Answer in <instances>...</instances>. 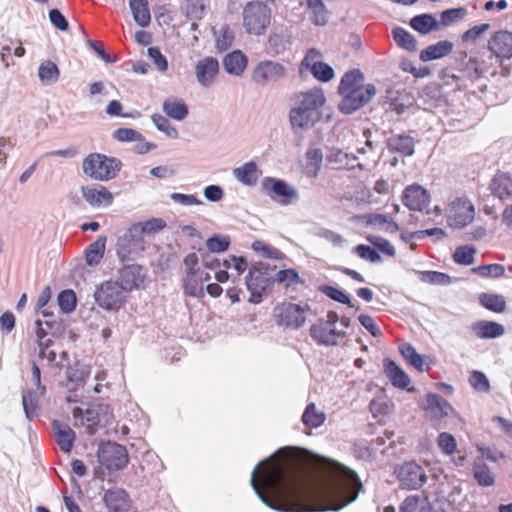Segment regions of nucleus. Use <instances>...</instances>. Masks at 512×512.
<instances>
[{"instance_id":"nucleus-18","label":"nucleus","mask_w":512,"mask_h":512,"mask_svg":"<svg viewBox=\"0 0 512 512\" xmlns=\"http://www.w3.org/2000/svg\"><path fill=\"white\" fill-rule=\"evenodd\" d=\"M431 196L429 192L419 184L407 186L401 196L404 206L411 211L423 212L430 204Z\"/></svg>"},{"instance_id":"nucleus-63","label":"nucleus","mask_w":512,"mask_h":512,"mask_svg":"<svg viewBox=\"0 0 512 512\" xmlns=\"http://www.w3.org/2000/svg\"><path fill=\"white\" fill-rule=\"evenodd\" d=\"M420 278L423 282L433 285H445L450 281L447 274L438 271H424Z\"/></svg>"},{"instance_id":"nucleus-47","label":"nucleus","mask_w":512,"mask_h":512,"mask_svg":"<svg viewBox=\"0 0 512 512\" xmlns=\"http://www.w3.org/2000/svg\"><path fill=\"white\" fill-rule=\"evenodd\" d=\"M320 170V149L310 147L306 152V164L304 165V173L308 177H316Z\"/></svg>"},{"instance_id":"nucleus-32","label":"nucleus","mask_w":512,"mask_h":512,"mask_svg":"<svg viewBox=\"0 0 512 512\" xmlns=\"http://www.w3.org/2000/svg\"><path fill=\"white\" fill-rule=\"evenodd\" d=\"M162 109L166 116L176 121L184 120L189 114L187 104L178 98H167L162 104Z\"/></svg>"},{"instance_id":"nucleus-14","label":"nucleus","mask_w":512,"mask_h":512,"mask_svg":"<svg viewBox=\"0 0 512 512\" xmlns=\"http://www.w3.org/2000/svg\"><path fill=\"white\" fill-rule=\"evenodd\" d=\"M274 317L277 324L287 328L297 329L305 322L304 309L294 303H281L274 308Z\"/></svg>"},{"instance_id":"nucleus-2","label":"nucleus","mask_w":512,"mask_h":512,"mask_svg":"<svg viewBox=\"0 0 512 512\" xmlns=\"http://www.w3.org/2000/svg\"><path fill=\"white\" fill-rule=\"evenodd\" d=\"M322 512L338 511L356 500L362 482L355 471L322 456Z\"/></svg>"},{"instance_id":"nucleus-57","label":"nucleus","mask_w":512,"mask_h":512,"mask_svg":"<svg viewBox=\"0 0 512 512\" xmlns=\"http://www.w3.org/2000/svg\"><path fill=\"white\" fill-rule=\"evenodd\" d=\"M393 404L385 397L373 399L369 408L374 417L385 416L391 412Z\"/></svg>"},{"instance_id":"nucleus-43","label":"nucleus","mask_w":512,"mask_h":512,"mask_svg":"<svg viewBox=\"0 0 512 512\" xmlns=\"http://www.w3.org/2000/svg\"><path fill=\"white\" fill-rule=\"evenodd\" d=\"M392 36L396 44L410 52L417 50V41L412 34L401 27L392 30Z\"/></svg>"},{"instance_id":"nucleus-33","label":"nucleus","mask_w":512,"mask_h":512,"mask_svg":"<svg viewBox=\"0 0 512 512\" xmlns=\"http://www.w3.org/2000/svg\"><path fill=\"white\" fill-rule=\"evenodd\" d=\"M385 373L392 385L397 388L406 389L411 382L406 372L394 361H388L385 364Z\"/></svg>"},{"instance_id":"nucleus-56","label":"nucleus","mask_w":512,"mask_h":512,"mask_svg":"<svg viewBox=\"0 0 512 512\" xmlns=\"http://www.w3.org/2000/svg\"><path fill=\"white\" fill-rule=\"evenodd\" d=\"M367 241L373 245L376 249L381 251L383 254L394 257L396 254L395 247L390 243L389 240L376 236V235H368L366 237Z\"/></svg>"},{"instance_id":"nucleus-45","label":"nucleus","mask_w":512,"mask_h":512,"mask_svg":"<svg viewBox=\"0 0 512 512\" xmlns=\"http://www.w3.org/2000/svg\"><path fill=\"white\" fill-rule=\"evenodd\" d=\"M133 231L143 237L144 234H151L161 231L166 227V222L161 218H151L149 220L138 222L132 225Z\"/></svg>"},{"instance_id":"nucleus-59","label":"nucleus","mask_w":512,"mask_h":512,"mask_svg":"<svg viewBox=\"0 0 512 512\" xmlns=\"http://www.w3.org/2000/svg\"><path fill=\"white\" fill-rule=\"evenodd\" d=\"M302 422L307 427L320 426V414L316 411L314 402L309 403L302 415Z\"/></svg>"},{"instance_id":"nucleus-25","label":"nucleus","mask_w":512,"mask_h":512,"mask_svg":"<svg viewBox=\"0 0 512 512\" xmlns=\"http://www.w3.org/2000/svg\"><path fill=\"white\" fill-rule=\"evenodd\" d=\"M498 63H500L499 60L490 52V54L471 57L467 67L472 69L477 77H482L487 73L494 74Z\"/></svg>"},{"instance_id":"nucleus-54","label":"nucleus","mask_w":512,"mask_h":512,"mask_svg":"<svg viewBox=\"0 0 512 512\" xmlns=\"http://www.w3.org/2000/svg\"><path fill=\"white\" fill-rule=\"evenodd\" d=\"M151 119L153 124L160 132L165 133L168 137L172 139L178 138V130L170 124L169 120L165 116L161 114H154L152 115Z\"/></svg>"},{"instance_id":"nucleus-53","label":"nucleus","mask_w":512,"mask_h":512,"mask_svg":"<svg viewBox=\"0 0 512 512\" xmlns=\"http://www.w3.org/2000/svg\"><path fill=\"white\" fill-rule=\"evenodd\" d=\"M437 445L445 455L451 456L457 452L456 439L452 434L448 432H442L438 435Z\"/></svg>"},{"instance_id":"nucleus-40","label":"nucleus","mask_w":512,"mask_h":512,"mask_svg":"<svg viewBox=\"0 0 512 512\" xmlns=\"http://www.w3.org/2000/svg\"><path fill=\"white\" fill-rule=\"evenodd\" d=\"M474 478L480 486L489 487L494 485L495 478L490 467L481 459L473 464Z\"/></svg>"},{"instance_id":"nucleus-35","label":"nucleus","mask_w":512,"mask_h":512,"mask_svg":"<svg viewBox=\"0 0 512 512\" xmlns=\"http://www.w3.org/2000/svg\"><path fill=\"white\" fill-rule=\"evenodd\" d=\"M399 352L402 357L419 372L429 370V365H425L424 358L416 351V349L407 342L399 345Z\"/></svg>"},{"instance_id":"nucleus-31","label":"nucleus","mask_w":512,"mask_h":512,"mask_svg":"<svg viewBox=\"0 0 512 512\" xmlns=\"http://www.w3.org/2000/svg\"><path fill=\"white\" fill-rule=\"evenodd\" d=\"M389 151L400 153L403 156H411L414 153V139L406 134H394L388 138Z\"/></svg>"},{"instance_id":"nucleus-23","label":"nucleus","mask_w":512,"mask_h":512,"mask_svg":"<svg viewBox=\"0 0 512 512\" xmlns=\"http://www.w3.org/2000/svg\"><path fill=\"white\" fill-rule=\"evenodd\" d=\"M144 277L145 275L143 273L142 267L137 264L124 265L119 270V283L128 293L133 289L138 288L139 285L143 282Z\"/></svg>"},{"instance_id":"nucleus-52","label":"nucleus","mask_w":512,"mask_h":512,"mask_svg":"<svg viewBox=\"0 0 512 512\" xmlns=\"http://www.w3.org/2000/svg\"><path fill=\"white\" fill-rule=\"evenodd\" d=\"M251 248L255 252H261L263 257L267 259H275V260H283L285 259V254L280 250L273 248L260 240H256L252 243Z\"/></svg>"},{"instance_id":"nucleus-8","label":"nucleus","mask_w":512,"mask_h":512,"mask_svg":"<svg viewBox=\"0 0 512 512\" xmlns=\"http://www.w3.org/2000/svg\"><path fill=\"white\" fill-rule=\"evenodd\" d=\"M127 293L119 281H106L97 287L94 298L101 308L113 311L121 308Z\"/></svg>"},{"instance_id":"nucleus-22","label":"nucleus","mask_w":512,"mask_h":512,"mask_svg":"<svg viewBox=\"0 0 512 512\" xmlns=\"http://www.w3.org/2000/svg\"><path fill=\"white\" fill-rule=\"evenodd\" d=\"M51 425L55 440L61 451L69 453L72 450L76 439L74 430L68 424L59 420H53Z\"/></svg>"},{"instance_id":"nucleus-26","label":"nucleus","mask_w":512,"mask_h":512,"mask_svg":"<svg viewBox=\"0 0 512 512\" xmlns=\"http://www.w3.org/2000/svg\"><path fill=\"white\" fill-rule=\"evenodd\" d=\"M309 73L320 81V51L316 48H310L299 65V76L302 79H306Z\"/></svg>"},{"instance_id":"nucleus-36","label":"nucleus","mask_w":512,"mask_h":512,"mask_svg":"<svg viewBox=\"0 0 512 512\" xmlns=\"http://www.w3.org/2000/svg\"><path fill=\"white\" fill-rule=\"evenodd\" d=\"M106 236H99L93 243H91L85 251V260L88 266H96L100 263L104 256L106 247Z\"/></svg>"},{"instance_id":"nucleus-7","label":"nucleus","mask_w":512,"mask_h":512,"mask_svg":"<svg viewBox=\"0 0 512 512\" xmlns=\"http://www.w3.org/2000/svg\"><path fill=\"white\" fill-rule=\"evenodd\" d=\"M475 215V206L466 196L454 198L445 209L447 225L455 229H462L470 225L474 221Z\"/></svg>"},{"instance_id":"nucleus-44","label":"nucleus","mask_w":512,"mask_h":512,"mask_svg":"<svg viewBox=\"0 0 512 512\" xmlns=\"http://www.w3.org/2000/svg\"><path fill=\"white\" fill-rule=\"evenodd\" d=\"M183 288L185 294L190 297L202 298L205 294L204 286L198 277V274L185 275L183 279Z\"/></svg>"},{"instance_id":"nucleus-3","label":"nucleus","mask_w":512,"mask_h":512,"mask_svg":"<svg viewBox=\"0 0 512 512\" xmlns=\"http://www.w3.org/2000/svg\"><path fill=\"white\" fill-rule=\"evenodd\" d=\"M364 75L359 69L348 71L342 77L338 91L342 96L340 110L351 114L366 105L376 93L374 85L363 83Z\"/></svg>"},{"instance_id":"nucleus-46","label":"nucleus","mask_w":512,"mask_h":512,"mask_svg":"<svg viewBox=\"0 0 512 512\" xmlns=\"http://www.w3.org/2000/svg\"><path fill=\"white\" fill-rule=\"evenodd\" d=\"M230 244L231 239L229 236L216 233L210 236L205 242L207 252L210 253H223L229 249Z\"/></svg>"},{"instance_id":"nucleus-58","label":"nucleus","mask_w":512,"mask_h":512,"mask_svg":"<svg viewBox=\"0 0 512 512\" xmlns=\"http://www.w3.org/2000/svg\"><path fill=\"white\" fill-rule=\"evenodd\" d=\"M113 137L120 142H136L143 140V135L132 128H118L113 132Z\"/></svg>"},{"instance_id":"nucleus-19","label":"nucleus","mask_w":512,"mask_h":512,"mask_svg":"<svg viewBox=\"0 0 512 512\" xmlns=\"http://www.w3.org/2000/svg\"><path fill=\"white\" fill-rule=\"evenodd\" d=\"M102 500L109 512H125L131 506L129 494L119 487L106 490Z\"/></svg>"},{"instance_id":"nucleus-61","label":"nucleus","mask_w":512,"mask_h":512,"mask_svg":"<svg viewBox=\"0 0 512 512\" xmlns=\"http://www.w3.org/2000/svg\"><path fill=\"white\" fill-rule=\"evenodd\" d=\"M147 54L159 71L165 72L168 70L167 58L165 55L162 54L159 47H149L147 50Z\"/></svg>"},{"instance_id":"nucleus-29","label":"nucleus","mask_w":512,"mask_h":512,"mask_svg":"<svg viewBox=\"0 0 512 512\" xmlns=\"http://www.w3.org/2000/svg\"><path fill=\"white\" fill-rule=\"evenodd\" d=\"M247 62V57L242 51L234 50L223 58V67L228 74L240 76L243 74Z\"/></svg>"},{"instance_id":"nucleus-6","label":"nucleus","mask_w":512,"mask_h":512,"mask_svg":"<svg viewBox=\"0 0 512 512\" xmlns=\"http://www.w3.org/2000/svg\"><path fill=\"white\" fill-rule=\"evenodd\" d=\"M242 16L248 34L262 35L270 25L271 9L261 1H250L244 6Z\"/></svg>"},{"instance_id":"nucleus-38","label":"nucleus","mask_w":512,"mask_h":512,"mask_svg":"<svg viewBox=\"0 0 512 512\" xmlns=\"http://www.w3.org/2000/svg\"><path fill=\"white\" fill-rule=\"evenodd\" d=\"M257 169L256 162L249 161L240 167L233 170L234 177L246 186H253L257 181Z\"/></svg>"},{"instance_id":"nucleus-1","label":"nucleus","mask_w":512,"mask_h":512,"mask_svg":"<svg viewBox=\"0 0 512 512\" xmlns=\"http://www.w3.org/2000/svg\"><path fill=\"white\" fill-rule=\"evenodd\" d=\"M250 485L275 511L319 512L320 456L304 448H280L254 467Z\"/></svg>"},{"instance_id":"nucleus-27","label":"nucleus","mask_w":512,"mask_h":512,"mask_svg":"<svg viewBox=\"0 0 512 512\" xmlns=\"http://www.w3.org/2000/svg\"><path fill=\"white\" fill-rule=\"evenodd\" d=\"M427 411L432 420H442L452 411V406L442 396L430 393L426 397Z\"/></svg>"},{"instance_id":"nucleus-4","label":"nucleus","mask_w":512,"mask_h":512,"mask_svg":"<svg viewBox=\"0 0 512 512\" xmlns=\"http://www.w3.org/2000/svg\"><path fill=\"white\" fill-rule=\"evenodd\" d=\"M296 106L289 112V121L294 133L311 129L320 120V89L313 88L294 95Z\"/></svg>"},{"instance_id":"nucleus-12","label":"nucleus","mask_w":512,"mask_h":512,"mask_svg":"<svg viewBox=\"0 0 512 512\" xmlns=\"http://www.w3.org/2000/svg\"><path fill=\"white\" fill-rule=\"evenodd\" d=\"M261 186L267 196L272 200H278L283 205L292 203V200L298 197L295 187L283 179L265 177Z\"/></svg>"},{"instance_id":"nucleus-17","label":"nucleus","mask_w":512,"mask_h":512,"mask_svg":"<svg viewBox=\"0 0 512 512\" xmlns=\"http://www.w3.org/2000/svg\"><path fill=\"white\" fill-rule=\"evenodd\" d=\"M487 49L500 63L512 58V31L498 30L494 32L488 42Z\"/></svg>"},{"instance_id":"nucleus-30","label":"nucleus","mask_w":512,"mask_h":512,"mask_svg":"<svg viewBox=\"0 0 512 512\" xmlns=\"http://www.w3.org/2000/svg\"><path fill=\"white\" fill-rule=\"evenodd\" d=\"M454 45L448 40L439 41L429 45L420 52L419 58L423 62L437 60L449 55L453 51Z\"/></svg>"},{"instance_id":"nucleus-20","label":"nucleus","mask_w":512,"mask_h":512,"mask_svg":"<svg viewBox=\"0 0 512 512\" xmlns=\"http://www.w3.org/2000/svg\"><path fill=\"white\" fill-rule=\"evenodd\" d=\"M196 78L200 85L209 87L219 72V62L214 57H205L195 66Z\"/></svg>"},{"instance_id":"nucleus-39","label":"nucleus","mask_w":512,"mask_h":512,"mask_svg":"<svg viewBox=\"0 0 512 512\" xmlns=\"http://www.w3.org/2000/svg\"><path fill=\"white\" fill-rule=\"evenodd\" d=\"M479 302L487 310L498 314L503 313L507 308L505 297L499 294L481 293Z\"/></svg>"},{"instance_id":"nucleus-62","label":"nucleus","mask_w":512,"mask_h":512,"mask_svg":"<svg viewBox=\"0 0 512 512\" xmlns=\"http://www.w3.org/2000/svg\"><path fill=\"white\" fill-rule=\"evenodd\" d=\"M402 71L412 74L415 78H425L431 74L428 66L416 67L412 61L404 60L400 64Z\"/></svg>"},{"instance_id":"nucleus-60","label":"nucleus","mask_w":512,"mask_h":512,"mask_svg":"<svg viewBox=\"0 0 512 512\" xmlns=\"http://www.w3.org/2000/svg\"><path fill=\"white\" fill-rule=\"evenodd\" d=\"M275 282L283 284L285 287L291 286L293 283H297L299 281L298 272L293 269H283L279 270L274 276Z\"/></svg>"},{"instance_id":"nucleus-48","label":"nucleus","mask_w":512,"mask_h":512,"mask_svg":"<svg viewBox=\"0 0 512 512\" xmlns=\"http://www.w3.org/2000/svg\"><path fill=\"white\" fill-rule=\"evenodd\" d=\"M73 417L78 420L80 419L83 424H87L88 427H95L100 423V417L97 409L87 408L85 411L80 407H74L72 410Z\"/></svg>"},{"instance_id":"nucleus-41","label":"nucleus","mask_w":512,"mask_h":512,"mask_svg":"<svg viewBox=\"0 0 512 512\" xmlns=\"http://www.w3.org/2000/svg\"><path fill=\"white\" fill-rule=\"evenodd\" d=\"M60 71L58 66L50 61H44L38 68V77L42 84L52 85L59 80Z\"/></svg>"},{"instance_id":"nucleus-9","label":"nucleus","mask_w":512,"mask_h":512,"mask_svg":"<svg viewBox=\"0 0 512 512\" xmlns=\"http://www.w3.org/2000/svg\"><path fill=\"white\" fill-rule=\"evenodd\" d=\"M98 460L109 471H119L124 469L129 456L125 446L117 442L107 441L99 445L97 452Z\"/></svg>"},{"instance_id":"nucleus-11","label":"nucleus","mask_w":512,"mask_h":512,"mask_svg":"<svg viewBox=\"0 0 512 512\" xmlns=\"http://www.w3.org/2000/svg\"><path fill=\"white\" fill-rule=\"evenodd\" d=\"M144 250V237L133 231L132 226L117 240L116 252L122 262L135 260Z\"/></svg>"},{"instance_id":"nucleus-51","label":"nucleus","mask_w":512,"mask_h":512,"mask_svg":"<svg viewBox=\"0 0 512 512\" xmlns=\"http://www.w3.org/2000/svg\"><path fill=\"white\" fill-rule=\"evenodd\" d=\"M182 9L190 20H200L205 14L204 0H184Z\"/></svg>"},{"instance_id":"nucleus-10","label":"nucleus","mask_w":512,"mask_h":512,"mask_svg":"<svg viewBox=\"0 0 512 512\" xmlns=\"http://www.w3.org/2000/svg\"><path fill=\"white\" fill-rule=\"evenodd\" d=\"M395 475L400 488L405 490H417L427 480L424 469L414 461L405 462L396 467Z\"/></svg>"},{"instance_id":"nucleus-5","label":"nucleus","mask_w":512,"mask_h":512,"mask_svg":"<svg viewBox=\"0 0 512 512\" xmlns=\"http://www.w3.org/2000/svg\"><path fill=\"white\" fill-rule=\"evenodd\" d=\"M122 162L100 153L89 154L82 163L85 175L98 181L114 179L121 170Z\"/></svg>"},{"instance_id":"nucleus-37","label":"nucleus","mask_w":512,"mask_h":512,"mask_svg":"<svg viewBox=\"0 0 512 512\" xmlns=\"http://www.w3.org/2000/svg\"><path fill=\"white\" fill-rule=\"evenodd\" d=\"M364 219L367 225L383 228L387 233H396L399 230L398 224L386 214L371 213L365 215Z\"/></svg>"},{"instance_id":"nucleus-42","label":"nucleus","mask_w":512,"mask_h":512,"mask_svg":"<svg viewBox=\"0 0 512 512\" xmlns=\"http://www.w3.org/2000/svg\"><path fill=\"white\" fill-rule=\"evenodd\" d=\"M410 26L421 34H428L432 30L437 29L438 22L430 14H421L411 19Z\"/></svg>"},{"instance_id":"nucleus-64","label":"nucleus","mask_w":512,"mask_h":512,"mask_svg":"<svg viewBox=\"0 0 512 512\" xmlns=\"http://www.w3.org/2000/svg\"><path fill=\"white\" fill-rule=\"evenodd\" d=\"M90 371L87 367L82 366L80 368H69L67 371V377L69 382L74 383L76 386L85 384L86 379L89 376Z\"/></svg>"},{"instance_id":"nucleus-28","label":"nucleus","mask_w":512,"mask_h":512,"mask_svg":"<svg viewBox=\"0 0 512 512\" xmlns=\"http://www.w3.org/2000/svg\"><path fill=\"white\" fill-rule=\"evenodd\" d=\"M82 196L91 206L111 205L113 195L104 186L82 187Z\"/></svg>"},{"instance_id":"nucleus-34","label":"nucleus","mask_w":512,"mask_h":512,"mask_svg":"<svg viewBox=\"0 0 512 512\" xmlns=\"http://www.w3.org/2000/svg\"><path fill=\"white\" fill-rule=\"evenodd\" d=\"M129 7L131 9L133 19L139 26L143 28L149 26L151 22V15L148 0H129Z\"/></svg>"},{"instance_id":"nucleus-49","label":"nucleus","mask_w":512,"mask_h":512,"mask_svg":"<svg viewBox=\"0 0 512 512\" xmlns=\"http://www.w3.org/2000/svg\"><path fill=\"white\" fill-rule=\"evenodd\" d=\"M431 507L428 501L419 496L407 497L401 508L400 512H430Z\"/></svg>"},{"instance_id":"nucleus-21","label":"nucleus","mask_w":512,"mask_h":512,"mask_svg":"<svg viewBox=\"0 0 512 512\" xmlns=\"http://www.w3.org/2000/svg\"><path fill=\"white\" fill-rule=\"evenodd\" d=\"M491 194L501 201L512 197V177L509 173L498 171L489 184Z\"/></svg>"},{"instance_id":"nucleus-13","label":"nucleus","mask_w":512,"mask_h":512,"mask_svg":"<svg viewBox=\"0 0 512 512\" xmlns=\"http://www.w3.org/2000/svg\"><path fill=\"white\" fill-rule=\"evenodd\" d=\"M245 284L250 292L249 302L259 304L263 296L269 294L275 284L274 276L262 275L249 269L245 276Z\"/></svg>"},{"instance_id":"nucleus-16","label":"nucleus","mask_w":512,"mask_h":512,"mask_svg":"<svg viewBox=\"0 0 512 512\" xmlns=\"http://www.w3.org/2000/svg\"><path fill=\"white\" fill-rule=\"evenodd\" d=\"M348 326L347 318L340 319L336 312L329 311L325 323H322V344L336 345L339 339L344 338V329Z\"/></svg>"},{"instance_id":"nucleus-55","label":"nucleus","mask_w":512,"mask_h":512,"mask_svg":"<svg viewBox=\"0 0 512 512\" xmlns=\"http://www.w3.org/2000/svg\"><path fill=\"white\" fill-rule=\"evenodd\" d=\"M476 249L472 246L463 245L455 249L453 259L456 263L461 265H470L474 261Z\"/></svg>"},{"instance_id":"nucleus-24","label":"nucleus","mask_w":512,"mask_h":512,"mask_svg":"<svg viewBox=\"0 0 512 512\" xmlns=\"http://www.w3.org/2000/svg\"><path fill=\"white\" fill-rule=\"evenodd\" d=\"M471 331L479 339H495L504 335L505 327L495 321L479 320L472 323Z\"/></svg>"},{"instance_id":"nucleus-15","label":"nucleus","mask_w":512,"mask_h":512,"mask_svg":"<svg viewBox=\"0 0 512 512\" xmlns=\"http://www.w3.org/2000/svg\"><path fill=\"white\" fill-rule=\"evenodd\" d=\"M286 74V68L275 61L264 60L259 62L252 72V80L258 85L265 86L270 82H277Z\"/></svg>"},{"instance_id":"nucleus-50","label":"nucleus","mask_w":512,"mask_h":512,"mask_svg":"<svg viewBox=\"0 0 512 512\" xmlns=\"http://www.w3.org/2000/svg\"><path fill=\"white\" fill-rule=\"evenodd\" d=\"M57 302L62 313L70 314L77 306L76 293L71 289L62 290L57 296Z\"/></svg>"}]
</instances>
